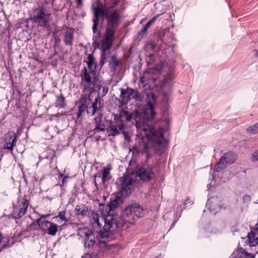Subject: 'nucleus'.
Instances as JSON below:
<instances>
[{
    "label": "nucleus",
    "mask_w": 258,
    "mask_h": 258,
    "mask_svg": "<svg viewBox=\"0 0 258 258\" xmlns=\"http://www.w3.org/2000/svg\"><path fill=\"white\" fill-rule=\"evenodd\" d=\"M90 223L94 232L98 234L96 237L100 248L107 246V243L111 239L112 234L121 228V224L118 218L112 214H108L104 218L98 214L92 213Z\"/></svg>",
    "instance_id": "f03ea898"
},
{
    "label": "nucleus",
    "mask_w": 258,
    "mask_h": 258,
    "mask_svg": "<svg viewBox=\"0 0 258 258\" xmlns=\"http://www.w3.org/2000/svg\"><path fill=\"white\" fill-rule=\"evenodd\" d=\"M110 168L109 166L107 167L104 168L103 170L102 173V182L103 184H105L111 177L110 174Z\"/></svg>",
    "instance_id": "393cba45"
},
{
    "label": "nucleus",
    "mask_w": 258,
    "mask_h": 258,
    "mask_svg": "<svg viewBox=\"0 0 258 258\" xmlns=\"http://www.w3.org/2000/svg\"><path fill=\"white\" fill-rule=\"evenodd\" d=\"M161 14H158L153 17L144 26V27L139 32V35H144L147 32V30L156 21V19L160 16Z\"/></svg>",
    "instance_id": "4be33fe9"
},
{
    "label": "nucleus",
    "mask_w": 258,
    "mask_h": 258,
    "mask_svg": "<svg viewBox=\"0 0 258 258\" xmlns=\"http://www.w3.org/2000/svg\"><path fill=\"white\" fill-rule=\"evenodd\" d=\"M246 132L247 133L250 134H258V123L247 127L246 129Z\"/></svg>",
    "instance_id": "473e14b6"
},
{
    "label": "nucleus",
    "mask_w": 258,
    "mask_h": 258,
    "mask_svg": "<svg viewBox=\"0 0 258 258\" xmlns=\"http://www.w3.org/2000/svg\"><path fill=\"white\" fill-rule=\"evenodd\" d=\"M5 247H6V246H3V247L2 248H0V252H1V251L3 250V249L4 248H5Z\"/></svg>",
    "instance_id": "8fccbe9b"
},
{
    "label": "nucleus",
    "mask_w": 258,
    "mask_h": 258,
    "mask_svg": "<svg viewBox=\"0 0 258 258\" xmlns=\"http://www.w3.org/2000/svg\"><path fill=\"white\" fill-rule=\"evenodd\" d=\"M101 89H102V96L105 95L107 94V93L108 92V88L106 87H105L99 86V89L101 90Z\"/></svg>",
    "instance_id": "79ce46f5"
},
{
    "label": "nucleus",
    "mask_w": 258,
    "mask_h": 258,
    "mask_svg": "<svg viewBox=\"0 0 258 258\" xmlns=\"http://www.w3.org/2000/svg\"><path fill=\"white\" fill-rule=\"evenodd\" d=\"M119 62V60L115 56H112L111 61L109 63V67L112 72H114L116 70L117 67L118 66Z\"/></svg>",
    "instance_id": "c756f323"
},
{
    "label": "nucleus",
    "mask_w": 258,
    "mask_h": 258,
    "mask_svg": "<svg viewBox=\"0 0 258 258\" xmlns=\"http://www.w3.org/2000/svg\"><path fill=\"white\" fill-rule=\"evenodd\" d=\"M55 219L59 218L60 221H57L58 223H62L61 227L64 225L68 221V219L66 217V212L64 211L60 212L59 213L58 216L54 217Z\"/></svg>",
    "instance_id": "7c9ffc66"
},
{
    "label": "nucleus",
    "mask_w": 258,
    "mask_h": 258,
    "mask_svg": "<svg viewBox=\"0 0 258 258\" xmlns=\"http://www.w3.org/2000/svg\"><path fill=\"white\" fill-rule=\"evenodd\" d=\"M254 55H255L258 57V50H254Z\"/></svg>",
    "instance_id": "49530a36"
},
{
    "label": "nucleus",
    "mask_w": 258,
    "mask_h": 258,
    "mask_svg": "<svg viewBox=\"0 0 258 258\" xmlns=\"http://www.w3.org/2000/svg\"><path fill=\"white\" fill-rule=\"evenodd\" d=\"M221 158L228 165L235 162L236 159V155L234 152H228L222 156Z\"/></svg>",
    "instance_id": "6ab92c4d"
},
{
    "label": "nucleus",
    "mask_w": 258,
    "mask_h": 258,
    "mask_svg": "<svg viewBox=\"0 0 258 258\" xmlns=\"http://www.w3.org/2000/svg\"><path fill=\"white\" fill-rule=\"evenodd\" d=\"M255 230H256L258 231V222L257 223V224L255 225Z\"/></svg>",
    "instance_id": "de8ad7c7"
},
{
    "label": "nucleus",
    "mask_w": 258,
    "mask_h": 258,
    "mask_svg": "<svg viewBox=\"0 0 258 258\" xmlns=\"http://www.w3.org/2000/svg\"><path fill=\"white\" fill-rule=\"evenodd\" d=\"M231 258H254V255L249 253L241 248L239 250L234 251L231 255Z\"/></svg>",
    "instance_id": "dca6fc26"
},
{
    "label": "nucleus",
    "mask_w": 258,
    "mask_h": 258,
    "mask_svg": "<svg viewBox=\"0 0 258 258\" xmlns=\"http://www.w3.org/2000/svg\"><path fill=\"white\" fill-rule=\"evenodd\" d=\"M17 142V137L14 132H10L7 134L3 141L4 149L12 151Z\"/></svg>",
    "instance_id": "ddd939ff"
},
{
    "label": "nucleus",
    "mask_w": 258,
    "mask_h": 258,
    "mask_svg": "<svg viewBox=\"0 0 258 258\" xmlns=\"http://www.w3.org/2000/svg\"><path fill=\"white\" fill-rule=\"evenodd\" d=\"M49 215H42L40 216V217L38 219H41V220H44L43 219L48 217Z\"/></svg>",
    "instance_id": "37998d69"
},
{
    "label": "nucleus",
    "mask_w": 258,
    "mask_h": 258,
    "mask_svg": "<svg viewBox=\"0 0 258 258\" xmlns=\"http://www.w3.org/2000/svg\"><path fill=\"white\" fill-rule=\"evenodd\" d=\"M135 93V90L130 88L126 89H121L120 97L124 101H127L129 99L133 98Z\"/></svg>",
    "instance_id": "a211bd4d"
},
{
    "label": "nucleus",
    "mask_w": 258,
    "mask_h": 258,
    "mask_svg": "<svg viewBox=\"0 0 258 258\" xmlns=\"http://www.w3.org/2000/svg\"><path fill=\"white\" fill-rule=\"evenodd\" d=\"M29 202L24 198H19L16 204H14V209L12 216L15 219H19L24 216L28 207Z\"/></svg>",
    "instance_id": "9b49d317"
},
{
    "label": "nucleus",
    "mask_w": 258,
    "mask_h": 258,
    "mask_svg": "<svg viewBox=\"0 0 258 258\" xmlns=\"http://www.w3.org/2000/svg\"><path fill=\"white\" fill-rule=\"evenodd\" d=\"M133 98L138 101H141L142 99V96L141 94L139 93L138 91L135 90V93L134 94Z\"/></svg>",
    "instance_id": "e433bc0d"
},
{
    "label": "nucleus",
    "mask_w": 258,
    "mask_h": 258,
    "mask_svg": "<svg viewBox=\"0 0 258 258\" xmlns=\"http://www.w3.org/2000/svg\"><path fill=\"white\" fill-rule=\"evenodd\" d=\"M118 4V2H115L114 4V6L117 5Z\"/></svg>",
    "instance_id": "09e8293b"
},
{
    "label": "nucleus",
    "mask_w": 258,
    "mask_h": 258,
    "mask_svg": "<svg viewBox=\"0 0 258 258\" xmlns=\"http://www.w3.org/2000/svg\"><path fill=\"white\" fill-rule=\"evenodd\" d=\"M155 71L153 70L145 71L141 77V82L146 85H147L149 82H155L156 77L155 76Z\"/></svg>",
    "instance_id": "2eb2a0df"
},
{
    "label": "nucleus",
    "mask_w": 258,
    "mask_h": 258,
    "mask_svg": "<svg viewBox=\"0 0 258 258\" xmlns=\"http://www.w3.org/2000/svg\"><path fill=\"white\" fill-rule=\"evenodd\" d=\"M62 178V184H60V186H62L66 182H67V179L68 178V176L63 175V174L60 173L59 178Z\"/></svg>",
    "instance_id": "ea45409f"
},
{
    "label": "nucleus",
    "mask_w": 258,
    "mask_h": 258,
    "mask_svg": "<svg viewBox=\"0 0 258 258\" xmlns=\"http://www.w3.org/2000/svg\"><path fill=\"white\" fill-rule=\"evenodd\" d=\"M77 3L78 6H81L82 5V0H77Z\"/></svg>",
    "instance_id": "c03bdc74"
},
{
    "label": "nucleus",
    "mask_w": 258,
    "mask_h": 258,
    "mask_svg": "<svg viewBox=\"0 0 258 258\" xmlns=\"http://www.w3.org/2000/svg\"><path fill=\"white\" fill-rule=\"evenodd\" d=\"M242 200L243 203H249L251 201V197L249 195H245L243 196Z\"/></svg>",
    "instance_id": "a19ab883"
},
{
    "label": "nucleus",
    "mask_w": 258,
    "mask_h": 258,
    "mask_svg": "<svg viewBox=\"0 0 258 258\" xmlns=\"http://www.w3.org/2000/svg\"><path fill=\"white\" fill-rule=\"evenodd\" d=\"M100 17L103 16L108 21L111 28L116 26L119 24L120 14L114 6L106 7L102 4L99 3L96 7H94Z\"/></svg>",
    "instance_id": "423d86ee"
},
{
    "label": "nucleus",
    "mask_w": 258,
    "mask_h": 258,
    "mask_svg": "<svg viewBox=\"0 0 258 258\" xmlns=\"http://www.w3.org/2000/svg\"><path fill=\"white\" fill-rule=\"evenodd\" d=\"M73 40V33L71 31H67L64 34V42L66 45H72Z\"/></svg>",
    "instance_id": "cd10ccee"
},
{
    "label": "nucleus",
    "mask_w": 258,
    "mask_h": 258,
    "mask_svg": "<svg viewBox=\"0 0 258 258\" xmlns=\"http://www.w3.org/2000/svg\"><path fill=\"white\" fill-rule=\"evenodd\" d=\"M76 215L79 216L84 217L88 214V208L84 205H77L75 208Z\"/></svg>",
    "instance_id": "aec40b11"
},
{
    "label": "nucleus",
    "mask_w": 258,
    "mask_h": 258,
    "mask_svg": "<svg viewBox=\"0 0 258 258\" xmlns=\"http://www.w3.org/2000/svg\"><path fill=\"white\" fill-rule=\"evenodd\" d=\"M94 78L95 73L94 71L88 72L87 69L84 68L83 74L81 75L82 85L83 87V93H89L91 95L95 87Z\"/></svg>",
    "instance_id": "1a4fd4ad"
},
{
    "label": "nucleus",
    "mask_w": 258,
    "mask_h": 258,
    "mask_svg": "<svg viewBox=\"0 0 258 258\" xmlns=\"http://www.w3.org/2000/svg\"><path fill=\"white\" fill-rule=\"evenodd\" d=\"M207 230L208 232H212L210 229H207Z\"/></svg>",
    "instance_id": "3c124183"
},
{
    "label": "nucleus",
    "mask_w": 258,
    "mask_h": 258,
    "mask_svg": "<svg viewBox=\"0 0 258 258\" xmlns=\"http://www.w3.org/2000/svg\"><path fill=\"white\" fill-rule=\"evenodd\" d=\"M82 258H99L98 255L95 253H85Z\"/></svg>",
    "instance_id": "c9c22d12"
},
{
    "label": "nucleus",
    "mask_w": 258,
    "mask_h": 258,
    "mask_svg": "<svg viewBox=\"0 0 258 258\" xmlns=\"http://www.w3.org/2000/svg\"><path fill=\"white\" fill-rule=\"evenodd\" d=\"M93 12L94 17L93 19V25L92 27V30L93 33H95L97 29V26L99 23V19L100 16L94 7L93 8Z\"/></svg>",
    "instance_id": "c85d7f7f"
},
{
    "label": "nucleus",
    "mask_w": 258,
    "mask_h": 258,
    "mask_svg": "<svg viewBox=\"0 0 258 258\" xmlns=\"http://www.w3.org/2000/svg\"><path fill=\"white\" fill-rule=\"evenodd\" d=\"M106 57L105 56L104 52L101 54V59H100V66L101 67H103V65L106 63Z\"/></svg>",
    "instance_id": "58836bf2"
},
{
    "label": "nucleus",
    "mask_w": 258,
    "mask_h": 258,
    "mask_svg": "<svg viewBox=\"0 0 258 258\" xmlns=\"http://www.w3.org/2000/svg\"><path fill=\"white\" fill-rule=\"evenodd\" d=\"M174 77L172 73H168L163 79L161 84V101L164 104L167 103L171 96V90Z\"/></svg>",
    "instance_id": "6e6552de"
},
{
    "label": "nucleus",
    "mask_w": 258,
    "mask_h": 258,
    "mask_svg": "<svg viewBox=\"0 0 258 258\" xmlns=\"http://www.w3.org/2000/svg\"><path fill=\"white\" fill-rule=\"evenodd\" d=\"M36 222L40 229L46 232L48 229L49 226L51 224V222L45 220H41V219H37Z\"/></svg>",
    "instance_id": "b1692460"
},
{
    "label": "nucleus",
    "mask_w": 258,
    "mask_h": 258,
    "mask_svg": "<svg viewBox=\"0 0 258 258\" xmlns=\"http://www.w3.org/2000/svg\"><path fill=\"white\" fill-rule=\"evenodd\" d=\"M230 258H231V256L230 257Z\"/></svg>",
    "instance_id": "603ef678"
},
{
    "label": "nucleus",
    "mask_w": 258,
    "mask_h": 258,
    "mask_svg": "<svg viewBox=\"0 0 258 258\" xmlns=\"http://www.w3.org/2000/svg\"><path fill=\"white\" fill-rule=\"evenodd\" d=\"M114 33V31L112 28L107 29L105 37L102 41L101 45V49L103 50L104 52L111 48L113 42Z\"/></svg>",
    "instance_id": "4468645a"
},
{
    "label": "nucleus",
    "mask_w": 258,
    "mask_h": 258,
    "mask_svg": "<svg viewBox=\"0 0 258 258\" xmlns=\"http://www.w3.org/2000/svg\"><path fill=\"white\" fill-rule=\"evenodd\" d=\"M105 131V127L103 125L99 124L96 126V127L93 130L94 134L99 133V132H104Z\"/></svg>",
    "instance_id": "f704fd0d"
},
{
    "label": "nucleus",
    "mask_w": 258,
    "mask_h": 258,
    "mask_svg": "<svg viewBox=\"0 0 258 258\" xmlns=\"http://www.w3.org/2000/svg\"><path fill=\"white\" fill-rule=\"evenodd\" d=\"M94 61L95 59L93 54H89L87 57V63L88 67L90 71H93V70H95L96 68L97 64L95 63Z\"/></svg>",
    "instance_id": "a878e982"
},
{
    "label": "nucleus",
    "mask_w": 258,
    "mask_h": 258,
    "mask_svg": "<svg viewBox=\"0 0 258 258\" xmlns=\"http://www.w3.org/2000/svg\"><path fill=\"white\" fill-rule=\"evenodd\" d=\"M227 165L224 160H222V159L220 158V161L216 164L214 170L217 172H220L224 169Z\"/></svg>",
    "instance_id": "2f4dec72"
},
{
    "label": "nucleus",
    "mask_w": 258,
    "mask_h": 258,
    "mask_svg": "<svg viewBox=\"0 0 258 258\" xmlns=\"http://www.w3.org/2000/svg\"><path fill=\"white\" fill-rule=\"evenodd\" d=\"M247 241L250 246H255L258 244V231L251 230L247 235Z\"/></svg>",
    "instance_id": "f3484780"
},
{
    "label": "nucleus",
    "mask_w": 258,
    "mask_h": 258,
    "mask_svg": "<svg viewBox=\"0 0 258 258\" xmlns=\"http://www.w3.org/2000/svg\"><path fill=\"white\" fill-rule=\"evenodd\" d=\"M145 214V209L139 204L128 205L123 211L121 217L117 218L121 228L125 224L133 225L137 219L143 217Z\"/></svg>",
    "instance_id": "20e7f679"
},
{
    "label": "nucleus",
    "mask_w": 258,
    "mask_h": 258,
    "mask_svg": "<svg viewBox=\"0 0 258 258\" xmlns=\"http://www.w3.org/2000/svg\"><path fill=\"white\" fill-rule=\"evenodd\" d=\"M90 95L89 93H82L79 101L78 110L76 113L77 118H79L82 113L86 110L87 113L91 116L95 115L98 111L97 107L98 99L95 98L91 102Z\"/></svg>",
    "instance_id": "39448f33"
},
{
    "label": "nucleus",
    "mask_w": 258,
    "mask_h": 258,
    "mask_svg": "<svg viewBox=\"0 0 258 258\" xmlns=\"http://www.w3.org/2000/svg\"><path fill=\"white\" fill-rule=\"evenodd\" d=\"M213 180H215V179H214V178L212 179V181H211V182L210 183H209V184H208L207 185V187H208V188H210V187L211 186V184H212V183L213 182Z\"/></svg>",
    "instance_id": "a18cd8bd"
},
{
    "label": "nucleus",
    "mask_w": 258,
    "mask_h": 258,
    "mask_svg": "<svg viewBox=\"0 0 258 258\" xmlns=\"http://www.w3.org/2000/svg\"><path fill=\"white\" fill-rule=\"evenodd\" d=\"M146 101V106H143L141 110L136 109L130 113L121 109L119 114H113L115 124H110L107 132L109 136H113L121 133L124 134V125L121 118L124 117L127 121L133 119L138 132V139L137 141L139 143V146L136 145L134 148L138 153L145 154L146 158L148 159L151 156L150 147H152L157 154H161L164 152L165 147L164 131L168 129L170 119L169 117H164L162 121L164 127H160L156 130L150 124V120L156 114L154 111L156 104L155 95L152 93L147 94Z\"/></svg>",
    "instance_id": "f257e3e1"
},
{
    "label": "nucleus",
    "mask_w": 258,
    "mask_h": 258,
    "mask_svg": "<svg viewBox=\"0 0 258 258\" xmlns=\"http://www.w3.org/2000/svg\"><path fill=\"white\" fill-rule=\"evenodd\" d=\"M194 201L188 197L186 199V200L185 201L184 203V208H186L189 205H192L194 204Z\"/></svg>",
    "instance_id": "4c0bfd02"
},
{
    "label": "nucleus",
    "mask_w": 258,
    "mask_h": 258,
    "mask_svg": "<svg viewBox=\"0 0 258 258\" xmlns=\"http://www.w3.org/2000/svg\"><path fill=\"white\" fill-rule=\"evenodd\" d=\"M61 228V226H58L56 224L51 222V224L49 226L48 229L46 231V233L52 236H54L56 235L57 231L58 228Z\"/></svg>",
    "instance_id": "bb28decb"
},
{
    "label": "nucleus",
    "mask_w": 258,
    "mask_h": 258,
    "mask_svg": "<svg viewBox=\"0 0 258 258\" xmlns=\"http://www.w3.org/2000/svg\"><path fill=\"white\" fill-rule=\"evenodd\" d=\"M65 98L63 95L61 94L56 96V100L55 102V106L60 108H64L66 106Z\"/></svg>",
    "instance_id": "5701e85b"
},
{
    "label": "nucleus",
    "mask_w": 258,
    "mask_h": 258,
    "mask_svg": "<svg viewBox=\"0 0 258 258\" xmlns=\"http://www.w3.org/2000/svg\"><path fill=\"white\" fill-rule=\"evenodd\" d=\"M78 235L83 242L85 248L93 247L95 243V238L91 230L87 228H79Z\"/></svg>",
    "instance_id": "9d476101"
},
{
    "label": "nucleus",
    "mask_w": 258,
    "mask_h": 258,
    "mask_svg": "<svg viewBox=\"0 0 258 258\" xmlns=\"http://www.w3.org/2000/svg\"><path fill=\"white\" fill-rule=\"evenodd\" d=\"M122 203V201L121 198L119 197H115L111 199L110 203L108 205L109 209L110 211H113Z\"/></svg>",
    "instance_id": "412c9836"
},
{
    "label": "nucleus",
    "mask_w": 258,
    "mask_h": 258,
    "mask_svg": "<svg viewBox=\"0 0 258 258\" xmlns=\"http://www.w3.org/2000/svg\"><path fill=\"white\" fill-rule=\"evenodd\" d=\"M221 207L220 200L217 197L209 198L206 205V209L214 215L219 211Z\"/></svg>",
    "instance_id": "f8f14e48"
},
{
    "label": "nucleus",
    "mask_w": 258,
    "mask_h": 258,
    "mask_svg": "<svg viewBox=\"0 0 258 258\" xmlns=\"http://www.w3.org/2000/svg\"><path fill=\"white\" fill-rule=\"evenodd\" d=\"M51 13L43 6H39L33 12L32 20L39 26L47 27Z\"/></svg>",
    "instance_id": "0eeeda50"
},
{
    "label": "nucleus",
    "mask_w": 258,
    "mask_h": 258,
    "mask_svg": "<svg viewBox=\"0 0 258 258\" xmlns=\"http://www.w3.org/2000/svg\"><path fill=\"white\" fill-rule=\"evenodd\" d=\"M250 160L252 162L258 161V149L251 154Z\"/></svg>",
    "instance_id": "72a5a7b5"
},
{
    "label": "nucleus",
    "mask_w": 258,
    "mask_h": 258,
    "mask_svg": "<svg viewBox=\"0 0 258 258\" xmlns=\"http://www.w3.org/2000/svg\"><path fill=\"white\" fill-rule=\"evenodd\" d=\"M140 179L148 181L155 177V174L152 167L144 166L137 171L123 175L120 179L119 190L123 196H128L132 191L133 184Z\"/></svg>",
    "instance_id": "7ed1b4c3"
}]
</instances>
